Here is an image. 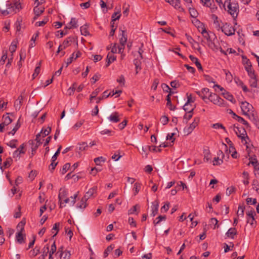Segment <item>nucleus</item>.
Here are the masks:
<instances>
[{"mask_svg": "<svg viewBox=\"0 0 259 259\" xmlns=\"http://www.w3.org/2000/svg\"><path fill=\"white\" fill-rule=\"evenodd\" d=\"M233 118L237 120L239 122L242 123L245 125L246 128L250 127L249 123L242 117L237 115L236 114L234 113Z\"/></svg>", "mask_w": 259, "mask_h": 259, "instance_id": "21", "label": "nucleus"}, {"mask_svg": "<svg viewBox=\"0 0 259 259\" xmlns=\"http://www.w3.org/2000/svg\"><path fill=\"white\" fill-rule=\"evenodd\" d=\"M237 234V231L235 228H231L226 233V235L228 237L233 239L234 236Z\"/></svg>", "mask_w": 259, "mask_h": 259, "instance_id": "28", "label": "nucleus"}, {"mask_svg": "<svg viewBox=\"0 0 259 259\" xmlns=\"http://www.w3.org/2000/svg\"><path fill=\"white\" fill-rule=\"evenodd\" d=\"M160 122L163 124V125H165L166 124L168 121H169V119H168V118L166 116H162L160 119Z\"/></svg>", "mask_w": 259, "mask_h": 259, "instance_id": "64", "label": "nucleus"}, {"mask_svg": "<svg viewBox=\"0 0 259 259\" xmlns=\"http://www.w3.org/2000/svg\"><path fill=\"white\" fill-rule=\"evenodd\" d=\"M110 96V93H108L107 91H106L104 92V93L102 94V96L101 97H100L97 99L96 103L97 104L99 103L100 101L105 98H108V97Z\"/></svg>", "mask_w": 259, "mask_h": 259, "instance_id": "35", "label": "nucleus"}, {"mask_svg": "<svg viewBox=\"0 0 259 259\" xmlns=\"http://www.w3.org/2000/svg\"><path fill=\"white\" fill-rule=\"evenodd\" d=\"M189 58L193 62H194L196 66H197V67L198 68V69H199V70L202 69V66H201L200 63L199 62L198 59L197 58L194 57L192 55H190Z\"/></svg>", "mask_w": 259, "mask_h": 259, "instance_id": "29", "label": "nucleus"}, {"mask_svg": "<svg viewBox=\"0 0 259 259\" xmlns=\"http://www.w3.org/2000/svg\"><path fill=\"white\" fill-rule=\"evenodd\" d=\"M6 7H8L9 14L16 13L22 9L20 3L16 1L6 2Z\"/></svg>", "mask_w": 259, "mask_h": 259, "instance_id": "2", "label": "nucleus"}, {"mask_svg": "<svg viewBox=\"0 0 259 259\" xmlns=\"http://www.w3.org/2000/svg\"><path fill=\"white\" fill-rule=\"evenodd\" d=\"M212 18H213V20H214V24L215 25V27L218 30H220L221 28V26H220V23L219 22L218 17L216 16L215 15H213L212 16Z\"/></svg>", "mask_w": 259, "mask_h": 259, "instance_id": "46", "label": "nucleus"}, {"mask_svg": "<svg viewBox=\"0 0 259 259\" xmlns=\"http://www.w3.org/2000/svg\"><path fill=\"white\" fill-rule=\"evenodd\" d=\"M210 225H213L214 226L213 229H215L216 228L219 227V225H218V221L215 218H211L210 220Z\"/></svg>", "mask_w": 259, "mask_h": 259, "instance_id": "61", "label": "nucleus"}, {"mask_svg": "<svg viewBox=\"0 0 259 259\" xmlns=\"http://www.w3.org/2000/svg\"><path fill=\"white\" fill-rule=\"evenodd\" d=\"M151 207V210H158L159 208L158 201L157 200H155L153 202H152Z\"/></svg>", "mask_w": 259, "mask_h": 259, "instance_id": "49", "label": "nucleus"}, {"mask_svg": "<svg viewBox=\"0 0 259 259\" xmlns=\"http://www.w3.org/2000/svg\"><path fill=\"white\" fill-rule=\"evenodd\" d=\"M76 87V83L74 82L72 84V86L68 89L67 93L69 96H71L73 94L75 90Z\"/></svg>", "mask_w": 259, "mask_h": 259, "instance_id": "48", "label": "nucleus"}, {"mask_svg": "<svg viewBox=\"0 0 259 259\" xmlns=\"http://www.w3.org/2000/svg\"><path fill=\"white\" fill-rule=\"evenodd\" d=\"M187 95V101L183 106V109L185 111H193L194 108L192 106L191 103L194 102L192 99L191 95Z\"/></svg>", "mask_w": 259, "mask_h": 259, "instance_id": "7", "label": "nucleus"}, {"mask_svg": "<svg viewBox=\"0 0 259 259\" xmlns=\"http://www.w3.org/2000/svg\"><path fill=\"white\" fill-rule=\"evenodd\" d=\"M249 164H251L253 166L254 169L259 165V163L255 157L249 158Z\"/></svg>", "mask_w": 259, "mask_h": 259, "instance_id": "41", "label": "nucleus"}, {"mask_svg": "<svg viewBox=\"0 0 259 259\" xmlns=\"http://www.w3.org/2000/svg\"><path fill=\"white\" fill-rule=\"evenodd\" d=\"M77 21L76 20V19L74 18H71V21L69 23V25L70 26H66V28L67 29H71L73 28H76L77 27Z\"/></svg>", "mask_w": 259, "mask_h": 259, "instance_id": "34", "label": "nucleus"}, {"mask_svg": "<svg viewBox=\"0 0 259 259\" xmlns=\"http://www.w3.org/2000/svg\"><path fill=\"white\" fill-rule=\"evenodd\" d=\"M109 120L113 123H117L120 121L119 113L117 112L112 113L108 117Z\"/></svg>", "mask_w": 259, "mask_h": 259, "instance_id": "16", "label": "nucleus"}, {"mask_svg": "<svg viewBox=\"0 0 259 259\" xmlns=\"http://www.w3.org/2000/svg\"><path fill=\"white\" fill-rule=\"evenodd\" d=\"M79 192H77L73 196H71L70 198L67 197L65 199L63 200V202L60 203V207L62 208L63 206H65L66 204L69 206L73 205L76 201V199L78 196Z\"/></svg>", "mask_w": 259, "mask_h": 259, "instance_id": "4", "label": "nucleus"}, {"mask_svg": "<svg viewBox=\"0 0 259 259\" xmlns=\"http://www.w3.org/2000/svg\"><path fill=\"white\" fill-rule=\"evenodd\" d=\"M250 77L249 85L252 88H256L257 86V79L255 74H250L249 75Z\"/></svg>", "mask_w": 259, "mask_h": 259, "instance_id": "19", "label": "nucleus"}, {"mask_svg": "<svg viewBox=\"0 0 259 259\" xmlns=\"http://www.w3.org/2000/svg\"><path fill=\"white\" fill-rule=\"evenodd\" d=\"M199 121V118H194V121L191 124H190L189 126L185 127L184 133H186L187 135H189L191 133L194 129L197 126Z\"/></svg>", "mask_w": 259, "mask_h": 259, "instance_id": "9", "label": "nucleus"}, {"mask_svg": "<svg viewBox=\"0 0 259 259\" xmlns=\"http://www.w3.org/2000/svg\"><path fill=\"white\" fill-rule=\"evenodd\" d=\"M201 1L204 3V5L206 7H209L212 12L217 10V7H214V5H212V4L214 3L213 0H201Z\"/></svg>", "mask_w": 259, "mask_h": 259, "instance_id": "20", "label": "nucleus"}, {"mask_svg": "<svg viewBox=\"0 0 259 259\" xmlns=\"http://www.w3.org/2000/svg\"><path fill=\"white\" fill-rule=\"evenodd\" d=\"M208 46L212 49L213 51L219 50V46L215 44L214 42H213L212 40H211L209 42H208Z\"/></svg>", "mask_w": 259, "mask_h": 259, "instance_id": "50", "label": "nucleus"}, {"mask_svg": "<svg viewBox=\"0 0 259 259\" xmlns=\"http://www.w3.org/2000/svg\"><path fill=\"white\" fill-rule=\"evenodd\" d=\"M3 119L4 124L8 125L12 122V119L9 116H3Z\"/></svg>", "mask_w": 259, "mask_h": 259, "instance_id": "55", "label": "nucleus"}, {"mask_svg": "<svg viewBox=\"0 0 259 259\" xmlns=\"http://www.w3.org/2000/svg\"><path fill=\"white\" fill-rule=\"evenodd\" d=\"M63 248L62 246L59 248L57 254L59 253V255L61 259H69L70 257V253L67 251L63 252Z\"/></svg>", "mask_w": 259, "mask_h": 259, "instance_id": "15", "label": "nucleus"}, {"mask_svg": "<svg viewBox=\"0 0 259 259\" xmlns=\"http://www.w3.org/2000/svg\"><path fill=\"white\" fill-rule=\"evenodd\" d=\"M241 108L243 114L247 116L250 114V112H252L253 107L252 105L245 101L241 102Z\"/></svg>", "mask_w": 259, "mask_h": 259, "instance_id": "6", "label": "nucleus"}, {"mask_svg": "<svg viewBox=\"0 0 259 259\" xmlns=\"http://www.w3.org/2000/svg\"><path fill=\"white\" fill-rule=\"evenodd\" d=\"M23 100V97L20 95L18 97V99L15 101L14 106L16 110H19L22 105V102Z\"/></svg>", "mask_w": 259, "mask_h": 259, "instance_id": "24", "label": "nucleus"}, {"mask_svg": "<svg viewBox=\"0 0 259 259\" xmlns=\"http://www.w3.org/2000/svg\"><path fill=\"white\" fill-rule=\"evenodd\" d=\"M248 118L253 123L255 126L259 129V119L256 113L252 111L247 115Z\"/></svg>", "mask_w": 259, "mask_h": 259, "instance_id": "11", "label": "nucleus"}, {"mask_svg": "<svg viewBox=\"0 0 259 259\" xmlns=\"http://www.w3.org/2000/svg\"><path fill=\"white\" fill-rule=\"evenodd\" d=\"M12 162V159L11 157H9L6 159V161L4 162L3 166L1 167L2 169L3 167L5 168L9 167Z\"/></svg>", "mask_w": 259, "mask_h": 259, "instance_id": "43", "label": "nucleus"}, {"mask_svg": "<svg viewBox=\"0 0 259 259\" xmlns=\"http://www.w3.org/2000/svg\"><path fill=\"white\" fill-rule=\"evenodd\" d=\"M167 2L179 11H184L183 8L181 6L180 0H167Z\"/></svg>", "mask_w": 259, "mask_h": 259, "instance_id": "14", "label": "nucleus"}, {"mask_svg": "<svg viewBox=\"0 0 259 259\" xmlns=\"http://www.w3.org/2000/svg\"><path fill=\"white\" fill-rule=\"evenodd\" d=\"M252 185L253 186V188L255 190L257 193H259V184L256 180H253L252 181Z\"/></svg>", "mask_w": 259, "mask_h": 259, "instance_id": "53", "label": "nucleus"}, {"mask_svg": "<svg viewBox=\"0 0 259 259\" xmlns=\"http://www.w3.org/2000/svg\"><path fill=\"white\" fill-rule=\"evenodd\" d=\"M141 189V184L138 183H136L134 184L133 191L134 195H136L139 192Z\"/></svg>", "mask_w": 259, "mask_h": 259, "instance_id": "45", "label": "nucleus"}, {"mask_svg": "<svg viewBox=\"0 0 259 259\" xmlns=\"http://www.w3.org/2000/svg\"><path fill=\"white\" fill-rule=\"evenodd\" d=\"M166 219L165 215H159L154 221L153 223L154 225H156L159 224L162 220H165Z\"/></svg>", "mask_w": 259, "mask_h": 259, "instance_id": "51", "label": "nucleus"}, {"mask_svg": "<svg viewBox=\"0 0 259 259\" xmlns=\"http://www.w3.org/2000/svg\"><path fill=\"white\" fill-rule=\"evenodd\" d=\"M105 160L106 159L102 156L96 157L94 159V162L98 165H101V163L102 162H104Z\"/></svg>", "mask_w": 259, "mask_h": 259, "instance_id": "47", "label": "nucleus"}, {"mask_svg": "<svg viewBox=\"0 0 259 259\" xmlns=\"http://www.w3.org/2000/svg\"><path fill=\"white\" fill-rule=\"evenodd\" d=\"M201 33L203 35V36L207 40V42H209L211 40V36L210 35V34L206 31V30L204 28L202 29Z\"/></svg>", "mask_w": 259, "mask_h": 259, "instance_id": "36", "label": "nucleus"}, {"mask_svg": "<svg viewBox=\"0 0 259 259\" xmlns=\"http://www.w3.org/2000/svg\"><path fill=\"white\" fill-rule=\"evenodd\" d=\"M223 7L234 18L237 17L239 11L237 3L231 2V0H225Z\"/></svg>", "mask_w": 259, "mask_h": 259, "instance_id": "1", "label": "nucleus"}, {"mask_svg": "<svg viewBox=\"0 0 259 259\" xmlns=\"http://www.w3.org/2000/svg\"><path fill=\"white\" fill-rule=\"evenodd\" d=\"M222 95H223L224 97L227 100L230 101V102L233 103L235 102V100L234 99L233 96L230 94L229 92H223Z\"/></svg>", "mask_w": 259, "mask_h": 259, "instance_id": "33", "label": "nucleus"}, {"mask_svg": "<svg viewBox=\"0 0 259 259\" xmlns=\"http://www.w3.org/2000/svg\"><path fill=\"white\" fill-rule=\"evenodd\" d=\"M68 197L67 191L64 188H61L59 190L58 198L60 203L63 202V200Z\"/></svg>", "mask_w": 259, "mask_h": 259, "instance_id": "13", "label": "nucleus"}, {"mask_svg": "<svg viewBox=\"0 0 259 259\" xmlns=\"http://www.w3.org/2000/svg\"><path fill=\"white\" fill-rule=\"evenodd\" d=\"M212 127L215 129L221 128L223 129L225 132H227L226 128L221 123H217L213 124L212 125Z\"/></svg>", "mask_w": 259, "mask_h": 259, "instance_id": "57", "label": "nucleus"}, {"mask_svg": "<svg viewBox=\"0 0 259 259\" xmlns=\"http://www.w3.org/2000/svg\"><path fill=\"white\" fill-rule=\"evenodd\" d=\"M39 253V248L35 247L33 249L30 251V255L32 257L35 256Z\"/></svg>", "mask_w": 259, "mask_h": 259, "instance_id": "54", "label": "nucleus"}, {"mask_svg": "<svg viewBox=\"0 0 259 259\" xmlns=\"http://www.w3.org/2000/svg\"><path fill=\"white\" fill-rule=\"evenodd\" d=\"M17 142V140H12L9 142L7 145L12 148H15L17 147L16 143Z\"/></svg>", "mask_w": 259, "mask_h": 259, "instance_id": "63", "label": "nucleus"}, {"mask_svg": "<svg viewBox=\"0 0 259 259\" xmlns=\"http://www.w3.org/2000/svg\"><path fill=\"white\" fill-rule=\"evenodd\" d=\"M221 30L226 35L228 36H231L235 33V29L230 24L225 23L221 26Z\"/></svg>", "mask_w": 259, "mask_h": 259, "instance_id": "5", "label": "nucleus"}, {"mask_svg": "<svg viewBox=\"0 0 259 259\" xmlns=\"http://www.w3.org/2000/svg\"><path fill=\"white\" fill-rule=\"evenodd\" d=\"M87 143L85 142H82L79 144V150L80 151L85 150L88 147Z\"/></svg>", "mask_w": 259, "mask_h": 259, "instance_id": "62", "label": "nucleus"}, {"mask_svg": "<svg viewBox=\"0 0 259 259\" xmlns=\"http://www.w3.org/2000/svg\"><path fill=\"white\" fill-rule=\"evenodd\" d=\"M26 224V220L23 218L22 221L17 225V230L18 232H23L24 231V226Z\"/></svg>", "mask_w": 259, "mask_h": 259, "instance_id": "23", "label": "nucleus"}, {"mask_svg": "<svg viewBox=\"0 0 259 259\" xmlns=\"http://www.w3.org/2000/svg\"><path fill=\"white\" fill-rule=\"evenodd\" d=\"M121 16L120 10L118 9L116 12H114L112 15V22L118 20Z\"/></svg>", "mask_w": 259, "mask_h": 259, "instance_id": "40", "label": "nucleus"}, {"mask_svg": "<svg viewBox=\"0 0 259 259\" xmlns=\"http://www.w3.org/2000/svg\"><path fill=\"white\" fill-rule=\"evenodd\" d=\"M7 58V51H3V55L1 57L0 62L2 63V64H4Z\"/></svg>", "mask_w": 259, "mask_h": 259, "instance_id": "59", "label": "nucleus"}, {"mask_svg": "<svg viewBox=\"0 0 259 259\" xmlns=\"http://www.w3.org/2000/svg\"><path fill=\"white\" fill-rule=\"evenodd\" d=\"M20 127V124L18 122H17L16 125H15V126L13 128V129L11 132H10L8 133V134L14 135L15 133L19 128Z\"/></svg>", "mask_w": 259, "mask_h": 259, "instance_id": "60", "label": "nucleus"}, {"mask_svg": "<svg viewBox=\"0 0 259 259\" xmlns=\"http://www.w3.org/2000/svg\"><path fill=\"white\" fill-rule=\"evenodd\" d=\"M125 30H122V36L120 38V44L122 46H124L127 41V36L125 35Z\"/></svg>", "mask_w": 259, "mask_h": 259, "instance_id": "32", "label": "nucleus"}, {"mask_svg": "<svg viewBox=\"0 0 259 259\" xmlns=\"http://www.w3.org/2000/svg\"><path fill=\"white\" fill-rule=\"evenodd\" d=\"M0 12L3 16L9 15L8 7H6V2L1 4Z\"/></svg>", "mask_w": 259, "mask_h": 259, "instance_id": "22", "label": "nucleus"}, {"mask_svg": "<svg viewBox=\"0 0 259 259\" xmlns=\"http://www.w3.org/2000/svg\"><path fill=\"white\" fill-rule=\"evenodd\" d=\"M39 5H36V6L34 7L33 11L36 17L40 15L44 11L45 8L42 7H38Z\"/></svg>", "mask_w": 259, "mask_h": 259, "instance_id": "26", "label": "nucleus"}, {"mask_svg": "<svg viewBox=\"0 0 259 259\" xmlns=\"http://www.w3.org/2000/svg\"><path fill=\"white\" fill-rule=\"evenodd\" d=\"M75 38L73 37L70 36V37H67L66 39H65L63 41L62 45V46L63 47V48L65 49L66 48L70 46L73 42H75Z\"/></svg>", "mask_w": 259, "mask_h": 259, "instance_id": "18", "label": "nucleus"}, {"mask_svg": "<svg viewBox=\"0 0 259 259\" xmlns=\"http://www.w3.org/2000/svg\"><path fill=\"white\" fill-rule=\"evenodd\" d=\"M251 64L250 62L248 60L246 62V64L245 66V70L248 73V75H250V74H255L253 70L252 69Z\"/></svg>", "mask_w": 259, "mask_h": 259, "instance_id": "30", "label": "nucleus"}, {"mask_svg": "<svg viewBox=\"0 0 259 259\" xmlns=\"http://www.w3.org/2000/svg\"><path fill=\"white\" fill-rule=\"evenodd\" d=\"M16 240L19 244H22L25 241V234L23 232H17L16 235Z\"/></svg>", "mask_w": 259, "mask_h": 259, "instance_id": "17", "label": "nucleus"}, {"mask_svg": "<svg viewBox=\"0 0 259 259\" xmlns=\"http://www.w3.org/2000/svg\"><path fill=\"white\" fill-rule=\"evenodd\" d=\"M223 158L219 157H215L213 161V165H220L223 162Z\"/></svg>", "mask_w": 259, "mask_h": 259, "instance_id": "44", "label": "nucleus"}, {"mask_svg": "<svg viewBox=\"0 0 259 259\" xmlns=\"http://www.w3.org/2000/svg\"><path fill=\"white\" fill-rule=\"evenodd\" d=\"M230 128H233V130L236 133V134H238V132H239V133H240V135H238V136L241 138L242 140H245L246 138L248 139L244 128H242L243 132L241 133V130H240V128L238 126H236L235 124H234L233 126H231Z\"/></svg>", "mask_w": 259, "mask_h": 259, "instance_id": "12", "label": "nucleus"}, {"mask_svg": "<svg viewBox=\"0 0 259 259\" xmlns=\"http://www.w3.org/2000/svg\"><path fill=\"white\" fill-rule=\"evenodd\" d=\"M246 203L247 205H256L257 204V201L256 199L252 198H248L246 199Z\"/></svg>", "mask_w": 259, "mask_h": 259, "instance_id": "52", "label": "nucleus"}, {"mask_svg": "<svg viewBox=\"0 0 259 259\" xmlns=\"http://www.w3.org/2000/svg\"><path fill=\"white\" fill-rule=\"evenodd\" d=\"M39 33L37 32L35 33L31 38L30 44L29 45L30 48H33L35 46V40L38 37Z\"/></svg>", "mask_w": 259, "mask_h": 259, "instance_id": "38", "label": "nucleus"}, {"mask_svg": "<svg viewBox=\"0 0 259 259\" xmlns=\"http://www.w3.org/2000/svg\"><path fill=\"white\" fill-rule=\"evenodd\" d=\"M51 131V127H48L47 128L45 129L42 128L39 134H40L41 136H42V137H45L50 133Z\"/></svg>", "mask_w": 259, "mask_h": 259, "instance_id": "37", "label": "nucleus"}, {"mask_svg": "<svg viewBox=\"0 0 259 259\" xmlns=\"http://www.w3.org/2000/svg\"><path fill=\"white\" fill-rule=\"evenodd\" d=\"M142 52H143V51L142 50V49H139V50L138 53L140 59L137 58V59H135L134 60V64L135 65V66H139V65H141V60L143 59V57H142Z\"/></svg>", "mask_w": 259, "mask_h": 259, "instance_id": "25", "label": "nucleus"}, {"mask_svg": "<svg viewBox=\"0 0 259 259\" xmlns=\"http://www.w3.org/2000/svg\"><path fill=\"white\" fill-rule=\"evenodd\" d=\"M87 200L85 199L84 200V197H82L80 201L77 204V207L80 209H84L87 205Z\"/></svg>", "mask_w": 259, "mask_h": 259, "instance_id": "31", "label": "nucleus"}, {"mask_svg": "<svg viewBox=\"0 0 259 259\" xmlns=\"http://www.w3.org/2000/svg\"><path fill=\"white\" fill-rule=\"evenodd\" d=\"M114 246L113 245H111L109 246L105 250L104 252V257H106L108 255L109 252L111 251L112 249L114 248Z\"/></svg>", "mask_w": 259, "mask_h": 259, "instance_id": "58", "label": "nucleus"}, {"mask_svg": "<svg viewBox=\"0 0 259 259\" xmlns=\"http://www.w3.org/2000/svg\"><path fill=\"white\" fill-rule=\"evenodd\" d=\"M97 187L95 186L90 188L85 194L83 197L84 200L87 199V200L91 198H94L97 193Z\"/></svg>", "mask_w": 259, "mask_h": 259, "instance_id": "10", "label": "nucleus"}, {"mask_svg": "<svg viewBox=\"0 0 259 259\" xmlns=\"http://www.w3.org/2000/svg\"><path fill=\"white\" fill-rule=\"evenodd\" d=\"M88 27L87 25H84L80 27V32L83 35L87 36L89 35V32L88 30Z\"/></svg>", "mask_w": 259, "mask_h": 259, "instance_id": "39", "label": "nucleus"}, {"mask_svg": "<svg viewBox=\"0 0 259 259\" xmlns=\"http://www.w3.org/2000/svg\"><path fill=\"white\" fill-rule=\"evenodd\" d=\"M70 167V164L69 163H67L65 164L61 170V173L63 175L65 174L67 171L69 169V167Z\"/></svg>", "mask_w": 259, "mask_h": 259, "instance_id": "56", "label": "nucleus"}, {"mask_svg": "<svg viewBox=\"0 0 259 259\" xmlns=\"http://www.w3.org/2000/svg\"><path fill=\"white\" fill-rule=\"evenodd\" d=\"M208 99L215 105L221 106L224 104V100L215 94L210 93Z\"/></svg>", "mask_w": 259, "mask_h": 259, "instance_id": "3", "label": "nucleus"}, {"mask_svg": "<svg viewBox=\"0 0 259 259\" xmlns=\"http://www.w3.org/2000/svg\"><path fill=\"white\" fill-rule=\"evenodd\" d=\"M61 148H62L61 146L60 145L59 146L58 149H57V151L55 152V154L52 157L51 163L49 165V169L51 171L53 170L55 168V167L58 163V162H55V161L57 159V156L59 155V154L60 152Z\"/></svg>", "mask_w": 259, "mask_h": 259, "instance_id": "8", "label": "nucleus"}, {"mask_svg": "<svg viewBox=\"0 0 259 259\" xmlns=\"http://www.w3.org/2000/svg\"><path fill=\"white\" fill-rule=\"evenodd\" d=\"M167 103L166 105L169 107V109L170 110H174L176 108L175 106H173L170 100V95H168L166 97Z\"/></svg>", "mask_w": 259, "mask_h": 259, "instance_id": "42", "label": "nucleus"}, {"mask_svg": "<svg viewBox=\"0 0 259 259\" xmlns=\"http://www.w3.org/2000/svg\"><path fill=\"white\" fill-rule=\"evenodd\" d=\"M116 60V56L113 54L109 53L107 56V64L106 66L108 67L109 65Z\"/></svg>", "mask_w": 259, "mask_h": 259, "instance_id": "27", "label": "nucleus"}]
</instances>
